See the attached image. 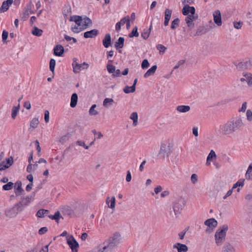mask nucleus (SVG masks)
I'll return each mask as SVG.
<instances>
[{"mask_svg": "<svg viewBox=\"0 0 252 252\" xmlns=\"http://www.w3.org/2000/svg\"><path fill=\"white\" fill-rule=\"evenodd\" d=\"M244 125L242 118H233L220 126V133L223 136L230 137L237 132Z\"/></svg>", "mask_w": 252, "mask_h": 252, "instance_id": "obj_1", "label": "nucleus"}, {"mask_svg": "<svg viewBox=\"0 0 252 252\" xmlns=\"http://www.w3.org/2000/svg\"><path fill=\"white\" fill-rule=\"evenodd\" d=\"M173 145L169 141H164L161 143L158 157L160 158H168L172 153Z\"/></svg>", "mask_w": 252, "mask_h": 252, "instance_id": "obj_2", "label": "nucleus"}, {"mask_svg": "<svg viewBox=\"0 0 252 252\" xmlns=\"http://www.w3.org/2000/svg\"><path fill=\"white\" fill-rule=\"evenodd\" d=\"M70 21H73L79 26H81L82 29L85 30L89 26L92 24V20L88 17L75 15L71 16L70 18Z\"/></svg>", "mask_w": 252, "mask_h": 252, "instance_id": "obj_3", "label": "nucleus"}, {"mask_svg": "<svg viewBox=\"0 0 252 252\" xmlns=\"http://www.w3.org/2000/svg\"><path fill=\"white\" fill-rule=\"evenodd\" d=\"M228 230L227 225H223L221 228L218 229L215 235V242L218 246L222 244L225 239L226 231Z\"/></svg>", "mask_w": 252, "mask_h": 252, "instance_id": "obj_4", "label": "nucleus"}, {"mask_svg": "<svg viewBox=\"0 0 252 252\" xmlns=\"http://www.w3.org/2000/svg\"><path fill=\"white\" fill-rule=\"evenodd\" d=\"M185 205V200L183 198H179L176 200L173 205L174 214L177 216L181 213L182 210Z\"/></svg>", "mask_w": 252, "mask_h": 252, "instance_id": "obj_5", "label": "nucleus"}, {"mask_svg": "<svg viewBox=\"0 0 252 252\" xmlns=\"http://www.w3.org/2000/svg\"><path fill=\"white\" fill-rule=\"evenodd\" d=\"M66 242L72 252H78L79 245L73 235L67 236L66 237Z\"/></svg>", "mask_w": 252, "mask_h": 252, "instance_id": "obj_6", "label": "nucleus"}, {"mask_svg": "<svg viewBox=\"0 0 252 252\" xmlns=\"http://www.w3.org/2000/svg\"><path fill=\"white\" fill-rule=\"evenodd\" d=\"M34 196V194H32L31 195H29L21 198V201L17 204L18 205H19L20 208H21L22 211L24 210L26 207L29 205L31 202L33 200Z\"/></svg>", "mask_w": 252, "mask_h": 252, "instance_id": "obj_7", "label": "nucleus"}, {"mask_svg": "<svg viewBox=\"0 0 252 252\" xmlns=\"http://www.w3.org/2000/svg\"><path fill=\"white\" fill-rule=\"evenodd\" d=\"M22 211L21 208L17 203L11 208L8 209L5 211L6 215L9 217H14L17 216V215Z\"/></svg>", "mask_w": 252, "mask_h": 252, "instance_id": "obj_8", "label": "nucleus"}, {"mask_svg": "<svg viewBox=\"0 0 252 252\" xmlns=\"http://www.w3.org/2000/svg\"><path fill=\"white\" fill-rule=\"evenodd\" d=\"M204 224L208 227L206 229V232L207 233H210L217 226L218 222L215 219L211 218L205 220Z\"/></svg>", "mask_w": 252, "mask_h": 252, "instance_id": "obj_9", "label": "nucleus"}, {"mask_svg": "<svg viewBox=\"0 0 252 252\" xmlns=\"http://www.w3.org/2000/svg\"><path fill=\"white\" fill-rule=\"evenodd\" d=\"M236 69L239 71L251 70L252 69V63L251 61H247L238 63L236 65Z\"/></svg>", "mask_w": 252, "mask_h": 252, "instance_id": "obj_10", "label": "nucleus"}, {"mask_svg": "<svg viewBox=\"0 0 252 252\" xmlns=\"http://www.w3.org/2000/svg\"><path fill=\"white\" fill-rule=\"evenodd\" d=\"M72 66L73 68V72L75 73H79L82 69H87L89 67V65L86 62H84L82 64H79L76 62H74L72 63Z\"/></svg>", "mask_w": 252, "mask_h": 252, "instance_id": "obj_11", "label": "nucleus"}, {"mask_svg": "<svg viewBox=\"0 0 252 252\" xmlns=\"http://www.w3.org/2000/svg\"><path fill=\"white\" fill-rule=\"evenodd\" d=\"M108 240L113 243L114 245L118 246L122 242V237L121 235L118 233L116 232L113 235L110 237Z\"/></svg>", "mask_w": 252, "mask_h": 252, "instance_id": "obj_12", "label": "nucleus"}, {"mask_svg": "<svg viewBox=\"0 0 252 252\" xmlns=\"http://www.w3.org/2000/svg\"><path fill=\"white\" fill-rule=\"evenodd\" d=\"M213 19L215 23L219 27L222 25V22L221 13L219 10H216L213 13Z\"/></svg>", "mask_w": 252, "mask_h": 252, "instance_id": "obj_13", "label": "nucleus"}, {"mask_svg": "<svg viewBox=\"0 0 252 252\" xmlns=\"http://www.w3.org/2000/svg\"><path fill=\"white\" fill-rule=\"evenodd\" d=\"M13 163V158L12 157H10L6 159V162L4 161L0 163V170L2 171L8 168Z\"/></svg>", "mask_w": 252, "mask_h": 252, "instance_id": "obj_14", "label": "nucleus"}, {"mask_svg": "<svg viewBox=\"0 0 252 252\" xmlns=\"http://www.w3.org/2000/svg\"><path fill=\"white\" fill-rule=\"evenodd\" d=\"M243 77L240 79L241 82L246 81L250 87H252V74L250 73H243Z\"/></svg>", "mask_w": 252, "mask_h": 252, "instance_id": "obj_15", "label": "nucleus"}, {"mask_svg": "<svg viewBox=\"0 0 252 252\" xmlns=\"http://www.w3.org/2000/svg\"><path fill=\"white\" fill-rule=\"evenodd\" d=\"M173 248L177 249L178 252H187L188 251V248L186 245L180 243L174 245Z\"/></svg>", "mask_w": 252, "mask_h": 252, "instance_id": "obj_16", "label": "nucleus"}, {"mask_svg": "<svg viewBox=\"0 0 252 252\" xmlns=\"http://www.w3.org/2000/svg\"><path fill=\"white\" fill-rule=\"evenodd\" d=\"M14 191L16 196H19L24 193L25 191L22 188L21 182H16Z\"/></svg>", "mask_w": 252, "mask_h": 252, "instance_id": "obj_17", "label": "nucleus"}, {"mask_svg": "<svg viewBox=\"0 0 252 252\" xmlns=\"http://www.w3.org/2000/svg\"><path fill=\"white\" fill-rule=\"evenodd\" d=\"M99 33L98 31L94 29L90 31L86 32L84 33V36L86 38H94Z\"/></svg>", "mask_w": 252, "mask_h": 252, "instance_id": "obj_18", "label": "nucleus"}, {"mask_svg": "<svg viewBox=\"0 0 252 252\" xmlns=\"http://www.w3.org/2000/svg\"><path fill=\"white\" fill-rule=\"evenodd\" d=\"M103 45L105 48H108L111 45V36L109 33L105 34L103 40Z\"/></svg>", "mask_w": 252, "mask_h": 252, "instance_id": "obj_19", "label": "nucleus"}, {"mask_svg": "<svg viewBox=\"0 0 252 252\" xmlns=\"http://www.w3.org/2000/svg\"><path fill=\"white\" fill-rule=\"evenodd\" d=\"M13 2V0H7L3 2L0 8V11L5 12L6 11L10 5H11Z\"/></svg>", "mask_w": 252, "mask_h": 252, "instance_id": "obj_20", "label": "nucleus"}, {"mask_svg": "<svg viewBox=\"0 0 252 252\" xmlns=\"http://www.w3.org/2000/svg\"><path fill=\"white\" fill-rule=\"evenodd\" d=\"M217 158V155L214 151L211 150L207 156L206 160V165H209L211 164V161L213 159H216Z\"/></svg>", "mask_w": 252, "mask_h": 252, "instance_id": "obj_21", "label": "nucleus"}, {"mask_svg": "<svg viewBox=\"0 0 252 252\" xmlns=\"http://www.w3.org/2000/svg\"><path fill=\"white\" fill-rule=\"evenodd\" d=\"M54 50L56 56H62L64 52V48L62 45L59 44L56 46Z\"/></svg>", "mask_w": 252, "mask_h": 252, "instance_id": "obj_22", "label": "nucleus"}, {"mask_svg": "<svg viewBox=\"0 0 252 252\" xmlns=\"http://www.w3.org/2000/svg\"><path fill=\"white\" fill-rule=\"evenodd\" d=\"M115 196H112L111 198L108 197L106 200V203L109 208L114 209L115 207Z\"/></svg>", "mask_w": 252, "mask_h": 252, "instance_id": "obj_23", "label": "nucleus"}, {"mask_svg": "<svg viewBox=\"0 0 252 252\" xmlns=\"http://www.w3.org/2000/svg\"><path fill=\"white\" fill-rule=\"evenodd\" d=\"M190 109L189 105H179L176 107V110L180 113H187Z\"/></svg>", "mask_w": 252, "mask_h": 252, "instance_id": "obj_24", "label": "nucleus"}, {"mask_svg": "<svg viewBox=\"0 0 252 252\" xmlns=\"http://www.w3.org/2000/svg\"><path fill=\"white\" fill-rule=\"evenodd\" d=\"M157 69V66L156 65H153L144 74V77L145 78H148V77L153 75L155 74Z\"/></svg>", "mask_w": 252, "mask_h": 252, "instance_id": "obj_25", "label": "nucleus"}, {"mask_svg": "<svg viewBox=\"0 0 252 252\" xmlns=\"http://www.w3.org/2000/svg\"><path fill=\"white\" fill-rule=\"evenodd\" d=\"M129 118L133 121V124L132 125L134 126H136L138 125V114L137 112H132Z\"/></svg>", "mask_w": 252, "mask_h": 252, "instance_id": "obj_26", "label": "nucleus"}, {"mask_svg": "<svg viewBox=\"0 0 252 252\" xmlns=\"http://www.w3.org/2000/svg\"><path fill=\"white\" fill-rule=\"evenodd\" d=\"M78 101V95L76 93L72 94L71 97L70 106L72 108L75 107Z\"/></svg>", "mask_w": 252, "mask_h": 252, "instance_id": "obj_27", "label": "nucleus"}, {"mask_svg": "<svg viewBox=\"0 0 252 252\" xmlns=\"http://www.w3.org/2000/svg\"><path fill=\"white\" fill-rule=\"evenodd\" d=\"M245 177L247 180H252V163H251L246 171Z\"/></svg>", "mask_w": 252, "mask_h": 252, "instance_id": "obj_28", "label": "nucleus"}, {"mask_svg": "<svg viewBox=\"0 0 252 252\" xmlns=\"http://www.w3.org/2000/svg\"><path fill=\"white\" fill-rule=\"evenodd\" d=\"M114 101L112 98H106L103 101V105L105 108H108L113 105Z\"/></svg>", "mask_w": 252, "mask_h": 252, "instance_id": "obj_29", "label": "nucleus"}, {"mask_svg": "<svg viewBox=\"0 0 252 252\" xmlns=\"http://www.w3.org/2000/svg\"><path fill=\"white\" fill-rule=\"evenodd\" d=\"M125 39L124 37H120L119 38L118 41L115 44V47L117 49L122 48L124 47Z\"/></svg>", "mask_w": 252, "mask_h": 252, "instance_id": "obj_30", "label": "nucleus"}, {"mask_svg": "<svg viewBox=\"0 0 252 252\" xmlns=\"http://www.w3.org/2000/svg\"><path fill=\"white\" fill-rule=\"evenodd\" d=\"M49 214V211L45 209H40L36 213V216L38 218H42Z\"/></svg>", "mask_w": 252, "mask_h": 252, "instance_id": "obj_31", "label": "nucleus"}, {"mask_svg": "<svg viewBox=\"0 0 252 252\" xmlns=\"http://www.w3.org/2000/svg\"><path fill=\"white\" fill-rule=\"evenodd\" d=\"M20 108V103L18 104L17 106H14L12 109V114L11 117L13 119H15L19 111V109Z\"/></svg>", "mask_w": 252, "mask_h": 252, "instance_id": "obj_32", "label": "nucleus"}, {"mask_svg": "<svg viewBox=\"0 0 252 252\" xmlns=\"http://www.w3.org/2000/svg\"><path fill=\"white\" fill-rule=\"evenodd\" d=\"M43 32L42 30L38 29L36 27H34L32 32V33L35 36H41L42 35Z\"/></svg>", "mask_w": 252, "mask_h": 252, "instance_id": "obj_33", "label": "nucleus"}, {"mask_svg": "<svg viewBox=\"0 0 252 252\" xmlns=\"http://www.w3.org/2000/svg\"><path fill=\"white\" fill-rule=\"evenodd\" d=\"M222 252H234V249L230 244H225L222 248Z\"/></svg>", "mask_w": 252, "mask_h": 252, "instance_id": "obj_34", "label": "nucleus"}, {"mask_svg": "<svg viewBox=\"0 0 252 252\" xmlns=\"http://www.w3.org/2000/svg\"><path fill=\"white\" fill-rule=\"evenodd\" d=\"M97 107L96 104H93L90 108L89 112L91 116H96L98 114V112L95 110Z\"/></svg>", "mask_w": 252, "mask_h": 252, "instance_id": "obj_35", "label": "nucleus"}, {"mask_svg": "<svg viewBox=\"0 0 252 252\" xmlns=\"http://www.w3.org/2000/svg\"><path fill=\"white\" fill-rule=\"evenodd\" d=\"M38 119L36 118H34L32 119L30 123V126L31 127L35 128L37 127L39 124Z\"/></svg>", "mask_w": 252, "mask_h": 252, "instance_id": "obj_36", "label": "nucleus"}, {"mask_svg": "<svg viewBox=\"0 0 252 252\" xmlns=\"http://www.w3.org/2000/svg\"><path fill=\"white\" fill-rule=\"evenodd\" d=\"M150 34V29H144L141 33V36L144 39H147L149 37Z\"/></svg>", "mask_w": 252, "mask_h": 252, "instance_id": "obj_37", "label": "nucleus"}, {"mask_svg": "<svg viewBox=\"0 0 252 252\" xmlns=\"http://www.w3.org/2000/svg\"><path fill=\"white\" fill-rule=\"evenodd\" d=\"M49 218L55 220L57 222H58L59 219L62 218L60 213L59 211L56 212L54 215L49 216Z\"/></svg>", "mask_w": 252, "mask_h": 252, "instance_id": "obj_38", "label": "nucleus"}, {"mask_svg": "<svg viewBox=\"0 0 252 252\" xmlns=\"http://www.w3.org/2000/svg\"><path fill=\"white\" fill-rule=\"evenodd\" d=\"M63 212L64 214L66 215L67 216H72L74 214V212L72 210V209L69 207H66L63 208Z\"/></svg>", "mask_w": 252, "mask_h": 252, "instance_id": "obj_39", "label": "nucleus"}, {"mask_svg": "<svg viewBox=\"0 0 252 252\" xmlns=\"http://www.w3.org/2000/svg\"><path fill=\"white\" fill-rule=\"evenodd\" d=\"M157 48L159 51L160 54H163L167 49L166 47L160 44L157 45Z\"/></svg>", "mask_w": 252, "mask_h": 252, "instance_id": "obj_40", "label": "nucleus"}, {"mask_svg": "<svg viewBox=\"0 0 252 252\" xmlns=\"http://www.w3.org/2000/svg\"><path fill=\"white\" fill-rule=\"evenodd\" d=\"M82 28L81 27V26H79L78 25L76 24L74 26H72L71 29L73 32L78 33L84 30V29H82Z\"/></svg>", "mask_w": 252, "mask_h": 252, "instance_id": "obj_41", "label": "nucleus"}, {"mask_svg": "<svg viewBox=\"0 0 252 252\" xmlns=\"http://www.w3.org/2000/svg\"><path fill=\"white\" fill-rule=\"evenodd\" d=\"M245 179L240 180L234 184L232 187V189H236L238 187H243L244 185Z\"/></svg>", "mask_w": 252, "mask_h": 252, "instance_id": "obj_42", "label": "nucleus"}, {"mask_svg": "<svg viewBox=\"0 0 252 252\" xmlns=\"http://www.w3.org/2000/svg\"><path fill=\"white\" fill-rule=\"evenodd\" d=\"M107 71L109 73H114L116 67L112 65L111 63H108L106 66Z\"/></svg>", "mask_w": 252, "mask_h": 252, "instance_id": "obj_43", "label": "nucleus"}, {"mask_svg": "<svg viewBox=\"0 0 252 252\" xmlns=\"http://www.w3.org/2000/svg\"><path fill=\"white\" fill-rule=\"evenodd\" d=\"M180 20L178 18L174 19L171 23V28L173 30L175 29L179 25Z\"/></svg>", "mask_w": 252, "mask_h": 252, "instance_id": "obj_44", "label": "nucleus"}, {"mask_svg": "<svg viewBox=\"0 0 252 252\" xmlns=\"http://www.w3.org/2000/svg\"><path fill=\"white\" fill-rule=\"evenodd\" d=\"M137 31H138V28L137 27H135L133 29L131 32L129 34V36L130 37H133L134 36L138 37L139 36V33H138Z\"/></svg>", "mask_w": 252, "mask_h": 252, "instance_id": "obj_45", "label": "nucleus"}, {"mask_svg": "<svg viewBox=\"0 0 252 252\" xmlns=\"http://www.w3.org/2000/svg\"><path fill=\"white\" fill-rule=\"evenodd\" d=\"M190 181L192 184H195L198 181V177L196 174H192L190 177Z\"/></svg>", "mask_w": 252, "mask_h": 252, "instance_id": "obj_46", "label": "nucleus"}, {"mask_svg": "<svg viewBox=\"0 0 252 252\" xmlns=\"http://www.w3.org/2000/svg\"><path fill=\"white\" fill-rule=\"evenodd\" d=\"M13 187V183L10 182L8 183L7 184L4 185L2 187L3 189L5 190H9L12 189Z\"/></svg>", "mask_w": 252, "mask_h": 252, "instance_id": "obj_47", "label": "nucleus"}, {"mask_svg": "<svg viewBox=\"0 0 252 252\" xmlns=\"http://www.w3.org/2000/svg\"><path fill=\"white\" fill-rule=\"evenodd\" d=\"M198 18L197 15H188L187 17L185 18L186 21H193L196 20Z\"/></svg>", "mask_w": 252, "mask_h": 252, "instance_id": "obj_48", "label": "nucleus"}, {"mask_svg": "<svg viewBox=\"0 0 252 252\" xmlns=\"http://www.w3.org/2000/svg\"><path fill=\"white\" fill-rule=\"evenodd\" d=\"M243 25V22L242 21H239V22L234 21L233 22L234 27L235 29H236L237 30L241 29Z\"/></svg>", "mask_w": 252, "mask_h": 252, "instance_id": "obj_49", "label": "nucleus"}, {"mask_svg": "<svg viewBox=\"0 0 252 252\" xmlns=\"http://www.w3.org/2000/svg\"><path fill=\"white\" fill-rule=\"evenodd\" d=\"M190 6L189 5H186L182 9V13L184 15H188L189 13Z\"/></svg>", "mask_w": 252, "mask_h": 252, "instance_id": "obj_50", "label": "nucleus"}, {"mask_svg": "<svg viewBox=\"0 0 252 252\" xmlns=\"http://www.w3.org/2000/svg\"><path fill=\"white\" fill-rule=\"evenodd\" d=\"M172 13V10H170L168 8L166 9L165 10V19L170 20L171 17Z\"/></svg>", "mask_w": 252, "mask_h": 252, "instance_id": "obj_51", "label": "nucleus"}, {"mask_svg": "<svg viewBox=\"0 0 252 252\" xmlns=\"http://www.w3.org/2000/svg\"><path fill=\"white\" fill-rule=\"evenodd\" d=\"M247 120L249 122H252V111L249 109L246 112Z\"/></svg>", "mask_w": 252, "mask_h": 252, "instance_id": "obj_52", "label": "nucleus"}, {"mask_svg": "<svg viewBox=\"0 0 252 252\" xmlns=\"http://www.w3.org/2000/svg\"><path fill=\"white\" fill-rule=\"evenodd\" d=\"M132 86L129 87L128 86H126L123 89L124 92L126 94H129L130 93H134L135 91H132Z\"/></svg>", "mask_w": 252, "mask_h": 252, "instance_id": "obj_53", "label": "nucleus"}, {"mask_svg": "<svg viewBox=\"0 0 252 252\" xmlns=\"http://www.w3.org/2000/svg\"><path fill=\"white\" fill-rule=\"evenodd\" d=\"M55 64L56 61L54 59H51L50 61V69L52 72L54 71Z\"/></svg>", "mask_w": 252, "mask_h": 252, "instance_id": "obj_54", "label": "nucleus"}, {"mask_svg": "<svg viewBox=\"0 0 252 252\" xmlns=\"http://www.w3.org/2000/svg\"><path fill=\"white\" fill-rule=\"evenodd\" d=\"M150 65V64L149 63L147 59H145L143 61L142 64H141V67L143 69H146Z\"/></svg>", "mask_w": 252, "mask_h": 252, "instance_id": "obj_55", "label": "nucleus"}, {"mask_svg": "<svg viewBox=\"0 0 252 252\" xmlns=\"http://www.w3.org/2000/svg\"><path fill=\"white\" fill-rule=\"evenodd\" d=\"M107 244L108 245L109 249L111 251V252H113V249L117 247V246L114 245L113 243L110 242L109 240H108L107 242H106Z\"/></svg>", "mask_w": 252, "mask_h": 252, "instance_id": "obj_56", "label": "nucleus"}, {"mask_svg": "<svg viewBox=\"0 0 252 252\" xmlns=\"http://www.w3.org/2000/svg\"><path fill=\"white\" fill-rule=\"evenodd\" d=\"M247 108V103L246 102H244L242 104V107L239 109V112H245Z\"/></svg>", "mask_w": 252, "mask_h": 252, "instance_id": "obj_57", "label": "nucleus"}, {"mask_svg": "<svg viewBox=\"0 0 252 252\" xmlns=\"http://www.w3.org/2000/svg\"><path fill=\"white\" fill-rule=\"evenodd\" d=\"M91 252H103L102 249V245H99V246L95 248Z\"/></svg>", "mask_w": 252, "mask_h": 252, "instance_id": "obj_58", "label": "nucleus"}, {"mask_svg": "<svg viewBox=\"0 0 252 252\" xmlns=\"http://www.w3.org/2000/svg\"><path fill=\"white\" fill-rule=\"evenodd\" d=\"M102 245V249L103 252H111L106 243H103Z\"/></svg>", "mask_w": 252, "mask_h": 252, "instance_id": "obj_59", "label": "nucleus"}, {"mask_svg": "<svg viewBox=\"0 0 252 252\" xmlns=\"http://www.w3.org/2000/svg\"><path fill=\"white\" fill-rule=\"evenodd\" d=\"M76 143L78 146L84 147L85 149L88 150L89 148V146H86L85 142L83 141H81V140L77 141Z\"/></svg>", "mask_w": 252, "mask_h": 252, "instance_id": "obj_60", "label": "nucleus"}, {"mask_svg": "<svg viewBox=\"0 0 252 252\" xmlns=\"http://www.w3.org/2000/svg\"><path fill=\"white\" fill-rule=\"evenodd\" d=\"M185 62V61L184 60H181L179 61L177 63L176 65L174 67L173 70L174 69H176L178 68L181 65L184 64Z\"/></svg>", "mask_w": 252, "mask_h": 252, "instance_id": "obj_61", "label": "nucleus"}, {"mask_svg": "<svg viewBox=\"0 0 252 252\" xmlns=\"http://www.w3.org/2000/svg\"><path fill=\"white\" fill-rule=\"evenodd\" d=\"M48 231V228L46 227H43L38 230V234L42 235L46 233Z\"/></svg>", "mask_w": 252, "mask_h": 252, "instance_id": "obj_62", "label": "nucleus"}, {"mask_svg": "<svg viewBox=\"0 0 252 252\" xmlns=\"http://www.w3.org/2000/svg\"><path fill=\"white\" fill-rule=\"evenodd\" d=\"M44 119L46 123L49 122V112L48 110H46L44 113Z\"/></svg>", "mask_w": 252, "mask_h": 252, "instance_id": "obj_63", "label": "nucleus"}, {"mask_svg": "<svg viewBox=\"0 0 252 252\" xmlns=\"http://www.w3.org/2000/svg\"><path fill=\"white\" fill-rule=\"evenodd\" d=\"M8 35V32L6 31H3L2 34V38L3 42H5L6 40Z\"/></svg>", "mask_w": 252, "mask_h": 252, "instance_id": "obj_64", "label": "nucleus"}]
</instances>
